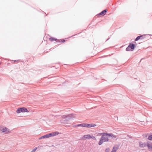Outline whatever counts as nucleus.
Here are the masks:
<instances>
[{
    "mask_svg": "<svg viewBox=\"0 0 152 152\" xmlns=\"http://www.w3.org/2000/svg\"><path fill=\"white\" fill-rule=\"evenodd\" d=\"M90 136V134H87L85 135H84L82 139H87V136Z\"/></svg>",
    "mask_w": 152,
    "mask_h": 152,
    "instance_id": "15",
    "label": "nucleus"
},
{
    "mask_svg": "<svg viewBox=\"0 0 152 152\" xmlns=\"http://www.w3.org/2000/svg\"><path fill=\"white\" fill-rule=\"evenodd\" d=\"M62 123H64V122H63V121H62Z\"/></svg>",
    "mask_w": 152,
    "mask_h": 152,
    "instance_id": "29",
    "label": "nucleus"
},
{
    "mask_svg": "<svg viewBox=\"0 0 152 152\" xmlns=\"http://www.w3.org/2000/svg\"><path fill=\"white\" fill-rule=\"evenodd\" d=\"M65 118V120L64 121H69V120L72 119V118H74L75 117V115L74 114H71L67 115H64L63 117Z\"/></svg>",
    "mask_w": 152,
    "mask_h": 152,
    "instance_id": "3",
    "label": "nucleus"
},
{
    "mask_svg": "<svg viewBox=\"0 0 152 152\" xmlns=\"http://www.w3.org/2000/svg\"><path fill=\"white\" fill-rule=\"evenodd\" d=\"M31 152H34L33 151H32Z\"/></svg>",
    "mask_w": 152,
    "mask_h": 152,
    "instance_id": "27",
    "label": "nucleus"
},
{
    "mask_svg": "<svg viewBox=\"0 0 152 152\" xmlns=\"http://www.w3.org/2000/svg\"><path fill=\"white\" fill-rule=\"evenodd\" d=\"M107 9H105L102 11L100 13L99 15H102V16H104L105 15L107 12Z\"/></svg>",
    "mask_w": 152,
    "mask_h": 152,
    "instance_id": "8",
    "label": "nucleus"
},
{
    "mask_svg": "<svg viewBox=\"0 0 152 152\" xmlns=\"http://www.w3.org/2000/svg\"><path fill=\"white\" fill-rule=\"evenodd\" d=\"M147 144L146 143L140 142V146L141 148L147 146Z\"/></svg>",
    "mask_w": 152,
    "mask_h": 152,
    "instance_id": "9",
    "label": "nucleus"
},
{
    "mask_svg": "<svg viewBox=\"0 0 152 152\" xmlns=\"http://www.w3.org/2000/svg\"><path fill=\"white\" fill-rule=\"evenodd\" d=\"M96 125L95 124H87L85 123V127L88 128H90L92 127H94L96 126Z\"/></svg>",
    "mask_w": 152,
    "mask_h": 152,
    "instance_id": "6",
    "label": "nucleus"
},
{
    "mask_svg": "<svg viewBox=\"0 0 152 152\" xmlns=\"http://www.w3.org/2000/svg\"><path fill=\"white\" fill-rule=\"evenodd\" d=\"M43 139V138H42V136L40 137V138H39V140H40L41 139Z\"/></svg>",
    "mask_w": 152,
    "mask_h": 152,
    "instance_id": "24",
    "label": "nucleus"
},
{
    "mask_svg": "<svg viewBox=\"0 0 152 152\" xmlns=\"http://www.w3.org/2000/svg\"><path fill=\"white\" fill-rule=\"evenodd\" d=\"M89 137H90V138H92L94 140L96 139L95 137L94 136H91L90 135V136Z\"/></svg>",
    "mask_w": 152,
    "mask_h": 152,
    "instance_id": "18",
    "label": "nucleus"
},
{
    "mask_svg": "<svg viewBox=\"0 0 152 152\" xmlns=\"http://www.w3.org/2000/svg\"><path fill=\"white\" fill-rule=\"evenodd\" d=\"M0 130L3 132H5L7 131V128L6 127H0Z\"/></svg>",
    "mask_w": 152,
    "mask_h": 152,
    "instance_id": "10",
    "label": "nucleus"
},
{
    "mask_svg": "<svg viewBox=\"0 0 152 152\" xmlns=\"http://www.w3.org/2000/svg\"><path fill=\"white\" fill-rule=\"evenodd\" d=\"M59 133L57 132H52L48 134V137L49 138L50 137H53L55 136L58 135Z\"/></svg>",
    "mask_w": 152,
    "mask_h": 152,
    "instance_id": "5",
    "label": "nucleus"
},
{
    "mask_svg": "<svg viewBox=\"0 0 152 152\" xmlns=\"http://www.w3.org/2000/svg\"><path fill=\"white\" fill-rule=\"evenodd\" d=\"M85 123H82L81 124L76 125L75 126V127H79L81 126L83 127H85Z\"/></svg>",
    "mask_w": 152,
    "mask_h": 152,
    "instance_id": "13",
    "label": "nucleus"
},
{
    "mask_svg": "<svg viewBox=\"0 0 152 152\" xmlns=\"http://www.w3.org/2000/svg\"><path fill=\"white\" fill-rule=\"evenodd\" d=\"M110 150V149L109 148H107L106 149L105 151L106 152H109Z\"/></svg>",
    "mask_w": 152,
    "mask_h": 152,
    "instance_id": "19",
    "label": "nucleus"
},
{
    "mask_svg": "<svg viewBox=\"0 0 152 152\" xmlns=\"http://www.w3.org/2000/svg\"><path fill=\"white\" fill-rule=\"evenodd\" d=\"M37 149V147L35 148L32 151H33V152H35L36 150Z\"/></svg>",
    "mask_w": 152,
    "mask_h": 152,
    "instance_id": "20",
    "label": "nucleus"
},
{
    "mask_svg": "<svg viewBox=\"0 0 152 152\" xmlns=\"http://www.w3.org/2000/svg\"><path fill=\"white\" fill-rule=\"evenodd\" d=\"M1 63H0V65H1Z\"/></svg>",
    "mask_w": 152,
    "mask_h": 152,
    "instance_id": "30",
    "label": "nucleus"
},
{
    "mask_svg": "<svg viewBox=\"0 0 152 152\" xmlns=\"http://www.w3.org/2000/svg\"><path fill=\"white\" fill-rule=\"evenodd\" d=\"M102 136L100 139L99 141V142L98 144L99 145H101L103 142H108L109 141V139L108 137L107 136H108L109 137H114V135L112 133H102L101 134Z\"/></svg>",
    "mask_w": 152,
    "mask_h": 152,
    "instance_id": "1",
    "label": "nucleus"
},
{
    "mask_svg": "<svg viewBox=\"0 0 152 152\" xmlns=\"http://www.w3.org/2000/svg\"><path fill=\"white\" fill-rule=\"evenodd\" d=\"M110 38H109V39H107V40H108L109 39H110Z\"/></svg>",
    "mask_w": 152,
    "mask_h": 152,
    "instance_id": "28",
    "label": "nucleus"
},
{
    "mask_svg": "<svg viewBox=\"0 0 152 152\" xmlns=\"http://www.w3.org/2000/svg\"><path fill=\"white\" fill-rule=\"evenodd\" d=\"M89 138H90V137L89 136H87V139H89Z\"/></svg>",
    "mask_w": 152,
    "mask_h": 152,
    "instance_id": "25",
    "label": "nucleus"
},
{
    "mask_svg": "<svg viewBox=\"0 0 152 152\" xmlns=\"http://www.w3.org/2000/svg\"><path fill=\"white\" fill-rule=\"evenodd\" d=\"M42 138H48V134L42 136Z\"/></svg>",
    "mask_w": 152,
    "mask_h": 152,
    "instance_id": "16",
    "label": "nucleus"
},
{
    "mask_svg": "<svg viewBox=\"0 0 152 152\" xmlns=\"http://www.w3.org/2000/svg\"><path fill=\"white\" fill-rule=\"evenodd\" d=\"M148 139L150 140H152V134L148 136Z\"/></svg>",
    "mask_w": 152,
    "mask_h": 152,
    "instance_id": "17",
    "label": "nucleus"
},
{
    "mask_svg": "<svg viewBox=\"0 0 152 152\" xmlns=\"http://www.w3.org/2000/svg\"><path fill=\"white\" fill-rule=\"evenodd\" d=\"M144 35H140V36H137L136 38L135 39V41H138L139 39H143V38L142 37Z\"/></svg>",
    "mask_w": 152,
    "mask_h": 152,
    "instance_id": "12",
    "label": "nucleus"
},
{
    "mask_svg": "<svg viewBox=\"0 0 152 152\" xmlns=\"http://www.w3.org/2000/svg\"><path fill=\"white\" fill-rule=\"evenodd\" d=\"M49 39L51 40L52 41L55 40L56 42H59V40L57 39L50 38H49Z\"/></svg>",
    "mask_w": 152,
    "mask_h": 152,
    "instance_id": "14",
    "label": "nucleus"
},
{
    "mask_svg": "<svg viewBox=\"0 0 152 152\" xmlns=\"http://www.w3.org/2000/svg\"><path fill=\"white\" fill-rule=\"evenodd\" d=\"M135 47V45L133 43H130L127 47L126 48V51H129L130 50V48L132 50V51H133Z\"/></svg>",
    "mask_w": 152,
    "mask_h": 152,
    "instance_id": "4",
    "label": "nucleus"
},
{
    "mask_svg": "<svg viewBox=\"0 0 152 152\" xmlns=\"http://www.w3.org/2000/svg\"><path fill=\"white\" fill-rule=\"evenodd\" d=\"M147 146L148 148L149 151H152V143L151 144L148 143Z\"/></svg>",
    "mask_w": 152,
    "mask_h": 152,
    "instance_id": "11",
    "label": "nucleus"
},
{
    "mask_svg": "<svg viewBox=\"0 0 152 152\" xmlns=\"http://www.w3.org/2000/svg\"><path fill=\"white\" fill-rule=\"evenodd\" d=\"M20 61L19 60H14V61H15V63L16 62L18 61Z\"/></svg>",
    "mask_w": 152,
    "mask_h": 152,
    "instance_id": "22",
    "label": "nucleus"
},
{
    "mask_svg": "<svg viewBox=\"0 0 152 152\" xmlns=\"http://www.w3.org/2000/svg\"><path fill=\"white\" fill-rule=\"evenodd\" d=\"M65 42V40H64V39H63V41H61V42Z\"/></svg>",
    "mask_w": 152,
    "mask_h": 152,
    "instance_id": "23",
    "label": "nucleus"
},
{
    "mask_svg": "<svg viewBox=\"0 0 152 152\" xmlns=\"http://www.w3.org/2000/svg\"><path fill=\"white\" fill-rule=\"evenodd\" d=\"M16 112L17 113H20L23 112H29V111L27 110V109L24 107H22L19 108L17 109L16 110Z\"/></svg>",
    "mask_w": 152,
    "mask_h": 152,
    "instance_id": "2",
    "label": "nucleus"
},
{
    "mask_svg": "<svg viewBox=\"0 0 152 152\" xmlns=\"http://www.w3.org/2000/svg\"><path fill=\"white\" fill-rule=\"evenodd\" d=\"M119 147V145H115L113 147L111 152H116Z\"/></svg>",
    "mask_w": 152,
    "mask_h": 152,
    "instance_id": "7",
    "label": "nucleus"
},
{
    "mask_svg": "<svg viewBox=\"0 0 152 152\" xmlns=\"http://www.w3.org/2000/svg\"><path fill=\"white\" fill-rule=\"evenodd\" d=\"M10 61H11V62L12 64H14L15 63V61L13 60H11Z\"/></svg>",
    "mask_w": 152,
    "mask_h": 152,
    "instance_id": "21",
    "label": "nucleus"
},
{
    "mask_svg": "<svg viewBox=\"0 0 152 152\" xmlns=\"http://www.w3.org/2000/svg\"><path fill=\"white\" fill-rule=\"evenodd\" d=\"M31 152H34L33 151H32Z\"/></svg>",
    "mask_w": 152,
    "mask_h": 152,
    "instance_id": "26",
    "label": "nucleus"
}]
</instances>
